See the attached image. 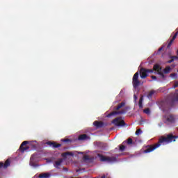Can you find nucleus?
I'll return each mask as SVG.
<instances>
[{
    "instance_id": "nucleus-40",
    "label": "nucleus",
    "mask_w": 178,
    "mask_h": 178,
    "mask_svg": "<svg viewBox=\"0 0 178 178\" xmlns=\"http://www.w3.org/2000/svg\"><path fill=\"white\" fill-rule=\"evenodd\" d=\"M102 178H106L105 175L102 176Z\"/></svg>"
},
{
    "instance_id": "nucleus-34",
    "label": "nucleus",
    "mask_w": 178,
    "mask_h": 178,
    "mask_svg": "<svg viewBox=\"0 0 178 178\" xmlns=\"http://www.w3.org/2000/svg\"><path fill=\"white\" fill-rule=\"evenodd\" d=\"M66 155H70V152H66L63 154V156H66Z\"/></svg>"
},
{
    "instance_id": "nucleus-27",
    "label": "nucleus",
    "mask_w": 178,
    "mask_h": 178,
    "mask_svg": "<svg viewBox=\"0 0 178 178\" xmlns=\"http://www.w3.org/2000/svg\"><path fill=\"white\" fill-rule=\"evenodd\" d=\"M61 141L63 143H72V140L69 139V138H65V139H61Z\"/></svg>"
},
{
    "instance_id": "nucleus-9",
    "label": "nucleus",
    "mask_w": 178,
    "mask_h": 178,
    "mask_svg": "<svg viewBox=\"0 0 178 178\" xmlns=\"http://www.w3.org/2000/svg\"><path fill=\"white\" fill-rule=\"evenodd\" d=\"M47 145L49 147H52L53 148H59V147H62V144L56 143L52 141H48L46 143Z\"/></svg>"
},
{
    "instance_id": "nucleus-13",
    "label": "nucleus",
    "mask_w": 178,
    "mask_h": 178,
    "mask_svg": "<svg viewBox=\"0 0 178 178\" xmlns=\"http://www.w3.org/2000/svg\"><path fill=\"white\" fill-rule=\"evenodd\" d=\"M63 162V159H58V161H56L54 166L56 169H59V167L60 165H62V163Z\"/></svg>"
},
{
    "instance_id": "nucleus-29",
    "label": "nucleus",
    "mask_w": 178,
    "mask_h": 178,
    "mask_svg": "<svg viewBox=\"0 0 178 178\" xmlns=\"http://www.w3.org/2000/svg\"><path fill=\"white\" fill-rule=\"evenodd\" d=\"M143 134V131H141V129H138L136 131V136H140V134Z\"/></svg>"
},
{
    "instance_id": "nucleus-11",
    "label": "nucleus",
    "mask_w": 178,
    "mask_h": 178,
    "mask_svg": "<svg viewBox=\"0 0 178 178\" xmlns=\"http://www.w3.org/2000/svg\"><path fill=\"white\" fill-rule=\"evenodd\" d=\"M29 141L25 140L21 144L19 149L22 151V152H24V151H27V149H29V147H24V145H27Z\"/></svg>"
},
{
    "instance_id": "nucleus-33",
    "label": "nucleus",
    "mask_w": 178,
    "mask_h": 178,
    "mask_svg": "<svg viewBox=\"0 0 178 178\" xmlns=\"http://www.w3.org/2000/svg\"><path fill=\"white\" fill-rule=\"evenodd\" d=\"M171 59H173V61L175 62V60H177L178 57H177V56H172V57H171Z\"/></svg>"
},
{
    "instance_id": "nucleus-35",
    "label": "nucleus",
    "mask_w": 178,
    "mask_h": 178,
    "mask_svg": "<svg viewBox=\"0 0 178 178\" xmlns=\"http://www.w3.org/2000/svg\"><path fill=\"white\" fill-rule=\"evenodd\" d=\"M151 77H152V80H156V76L152 75Z\"/></svg>"
},
{
    "instance_id": "nucleus-39",
    "label": "nucleus",
    "mask_w": 178,
    "mask_h": 178,
    "mask_svg": "<svg viewBox=\"0 0 178 178\" xmlns=\"http://www.w3.org/2000/svg\"><path fill=\"white\" fill-rule=\"evenodd\" d=\"M134 98L135 100L137 99V95H134Z\"/></svg>"
},
{
    "instance_id": "nucleus-10",
    "label": "nucleus",
    "mask_w": 178,
    "mask_h": 178,
    "mask_svg": "<svg viewBox=\"0 0 178 178\" xmlns=\"http://www.w3.org/2000/svg\"><path fill=\"white\" fill-rule=\"evenodd\" d=\"M124 113H126V111L124 110H122L120 111H113L107 115V118H111L115 115H123Z\"/></svg>"
},
{
    "instance_id": "nucleus-37",
    "label": "nucleus",
    "mask_w": 178,
    "mask_h": 178,
    "mask_svg": "<svg viewBox=\"0 0 178 178\" xmlns=\"http://www.w3.org/2000/svg\"><path fill=\"white\" fill-rule=\"evenodd\" d=\"M172 62H174L172 58H171V60H168V63H172Z\"/></svg>"
},
{
    "instance_id": "nucleus-25",
    "label": "nucleus",
    "mask_w": 178,
    "mask_h": 178,
    "mask_svg": "<svg viewBox=\"0 0 178 178\" xmlns=\"http://www.w3.org/2000/svg\"><path fill=\"white\" fill-rule=\"evenodd\" d=\"M158 74L161 76V77L163 79H165V74H163V72H162V70L158 71L157 72Z\"/></svg>"
},
{
    "instance_id": "nucleus-28",
    "label": "nucleus",
    "mask_w": 178,
    "mask_h": 178,
    "mask_svg": "<svg viewBox=\"0 0 178 178\" xmlns=\"http://www.w3.org/2000/svg\"><path fill=\"white\" fill-rule=\"evenodd\" d=\"M170 77H172L173 79H177V74L176 73L170 74Z\"/></svg>"
},
{
    "instance_id": "nucleus-12",
    "label": "nucleus",
    "mask_w": 178,
    "mask_h": 178,
    "mask_svg": "<svg viewBox=\"0 0 178 178\" xmlns=\"http://www.w3.org/2000/svg\"><path fill=\"white\" fill-rule=\"evenodd\" d=\"M94 126L97 128V129H101L102 127H104V122H101V121H95L93 122Z\"/></svg>"
},
{
    "instance_id": "nucleus-2",
    "label": "nucleus",
    "mask_w": 178,
    "mask_h": 178,
    "mask_svg": "<svg viewBox=\"0 0 178 178\" xmlns=\"http://www.w3.org/2000/svg\"><path fill=\"white\" fill-rule=\"evenodd\" d=\"M98 158H99L101 162H108L111 163V162H116V157L115 156H105L101 154H97Z\"/></svg>"
},
{
    "instance_id": "nucleus-24",
    "label": "nucleus",
    "mask_w": 178,
    "mask_h": 178,
    "mask_svg": "<svg viewBox=\"0 0 178 178\" xmlns=\"http://www.w3.org/2000/svg\"><path fill=\"white\" fill-rule=\"evenodd\" d=\"M144 113H145L146 115H150L151 114V110H149V108H147L143 110Z\"/></svg>"
},
{
    "instance_id": "nucleus-5",
    "label": "nucleus",
    "mask_w": 178,
    "mask_h": 178,
    "mask_svg": "<svg viewBox=\"0 0 178 178\" xmlns=\"http://www.w3.org/2000/svg\"><path fill=\"white\" fill-rule=\"evenodd\" d=\"M139 73L140 79H147V77H148V73H154V70H148L142 67L140 68Z\"/></svg>"
},
{
    "instance_id": "nucleus-31",
    "label": "nucleus",
    "mask_w": 178,
    "mask_h": 178,
    "mask_svg": "<svg viewBox=\"0 0 178 178\" xmlns=\"http://www.w3.org/2000/svg\"><path fill=\"white\" fill-rule=\"evenodd\" d=\"M30 165L31 166H35V164L33 162V157H31Z\"/></svg>"
},
{
    "instance_id": "nucleus-32",
    "label": "nucleus",
    "mask_w": 178,
    "mask_h": 178,
    "mask_svg": "<svg viewBox=\"0 0 178 178\" xmlns=\"http://www.w3.org/2000/svg\"><path fill=\"white\" fill-rule=\"evenodd\" d=\"M178 87V81H175L173 86H172V88H177Z\"/></svg>"
},
{
    "instance_id": "nucleus-14",
    "label": "nucleus",
    "mask_w": 178,
    "mask_h": 178,
    "mask_svg": "<svg viewBox=\"0 0 178 178\" xmlns=\"http://www.w3.org/2000/svg\"><path fill=\"white\" fill-rule=\"evenodd\" d=\"M167 122H168V123H175V122H176V117H175V115H170L167 118Z\"/></svg>"
},
{
    "instance_id": "nucleus-30",
    "label": "nucleus",
    "mask_w": 178,
    "mask_h": 178,
    "mask_svg": "<svg viewBox=\"0 0 178 178\" xmlns=\"http://www.w3.org/2000/svg\"><path fill=\"white\" fill-rule=\"evenodd\" d=\"M83 161H90V156L88 155L83 156Z\"/></svg>"
},
{
    "instance_id": "nucleus-6",
    "label": "nucleus",
    "mask_w": 178,
    "mask_h": 178,
    "mask_svg": "<svg viewBox=\"0 0 178 178\" xmlns=\"http://www.w3.org/2000/svg\"><path fill=\"white\" fill-rule=\"evenodd\" d=\"M94 145H95V147L100 148V149H105V148L108 147V144L99 141L95 142Z\"/></svg>"
},
{
    "instance_id": "nucleus-21",
    "label": "nucleus",
    "mask_w": 178,
    "mask_h": 178,
    "mask_svg": "<svg viewBox=\"0 0 178 178\" xmlns=\"http://www.w3.org/2000/svg\"><path fill=\"white\" fill-rule=\"evenodd\" d=\"M154 94H155V90H151L150 92H149L147 95V98L149 99H151V98H152V95H154Z\"/></svg>"
},
{
    "instance_id": "nucleus-41",
    "label": "nucleus",
    "mask_w": 178,
    "mask_h": 178,
    "mask_svg": "<svg viewBox=\"0 0 178 178\" xmlns=\"http://www.w3.org/2000/svg\"><path fill=\"white\" fill-rule=\"evenodd\" d=\"M177 55L178 56V49H177Z\"/></svg>"
},
{
    "instance_id": "nucleus-15",
    "label": "nucleus",
    "mask_w": 178,
    "mask_h": 178,
    "mask_svg": "<svg viewBox=\"0 0 178 178\" xmlns=\"http://www.w3.org/2000/svg\"><path fill=\"white\" fill-rule=\"evenodd\" d=\"M154 70L155 72H158L162 70V67H161L159 65L155 64V65H154V67H153V72H154Z\"/></svg>"
},
{
    "instance_id": "nucleus-42",
    "label": "nucleus",
    "mask_w": 178,
    "mask_h": 178,
    "mask_svg": "<svg viewBox=\"0 0 178 178\" xmlns=\"http://www.w3.org/2000/svg\"><path fill=\"white\" fill-rule=\"evenodd\" d=\"M72 178H74V177H72ZM77 178H80V177H77Z\"/></svg>"
},
{
    "instance_id": "nucleus-16",
    "label": "nucleus",
    "mask_w": 178,
    "mask_h": 178,
    "mask_svg": "<svg viewBox=\"0 0 178 178\" xmlns=\"http://www.w3.org/2000/svg\"><path fill=\"white\" fill-rule=\"evenodd\" d=\"M122 144L124 145H126V144H127V145H131V144H133V139L131 138H128L127 140H124Z\"/></svg>"
},
{
    "instance_id": "nucleus-8",
    "label": "nucleus",
    "mask_w": 178,
    "mask_h": 178,
    "mask_svg": "<svg viewBox=\"0 0 178 178\" xmlns=\"http://www.w3.org/2000/svg\"><path fill=\"white\" fill-rule=\"evenodd\" d=\"M176 33L174 34L172 38L170 40L167 45V48L169 49L170 47H172V44H173V42L176 40L177 35H178V28L175 30Z\"/></svg>"
},
{
    "instance_id": "nucleus-3",
    "label": "nucleus",
    "mask_w": 178,
    "mask_h": 178,
    "mask_svg": "<svg viewBox=\"0 0 178 178\" xmlns=\"http://www.w3.org/2000/svg\"><path fill=\"white\" fill-rule=\"evenodd\" d=\"M138 72H136L133 78H132V84H133V87L134 88H137L138 87H139V86H141V81L138 80Z\"/></svg>"
},
{
    "instance_id": "nucleus-22",
    "label": "nucleus",
    "mask_w": 178,
    "mask_h": 178,
    "mask_svg": "<svg viewBox=\"0 0 178 178\" xmlns=\"http://www.w3.org/2000/svg\"><path fill=\"white\" fill-rule=\"evenodd\" d=\"M143 97H140V99H139V102H138V106H139V108L140 109H143Z\"/></svg>"
},
{
    "instance_id": "nucleus-18",
    "label": "nucleus",
    "mask_w": 178,
    "mask_h": 178,
    "mask_svg": "<svg viewBox=\"0 0 178 178\" xmlns=\"http://www.w3.org/2000/svg\"><path fill=\"white\" fill-rule=\"evenodd\" d=\"M126 105V103L124 102H121L120 104H118L115 108V111H119V109L123 108Z\"/></svg>"
},
{
    "instance_id": "nucleus-1",
    "label": "nucleus",
    "mask_w": 178,
    "mask_h": 178,
    "mask_svg": "<svg viewBox=\"0 0 178 178\" xmlns=\"http://www.w3.org/2000/svg\"><path fill=\"white\" fill-rule=\"evenodd\" d=\"M176 138H178V136H173V134H170L167 135L166 136H161L159 138V141L157 143L152 145H147L146 146V149L144 150L145 154H149V152H152V151H155L156 148H159L161 144H169L172 143V141H176Z\"/></svg>"
},
{
    "instance_id": "nucleus-17",
    "label": "nucleus",
    "mask_w": 178,
    "mask_h": 178,
    "mask_svg": "<svg viewBox=\"0 0 178 178\" xmlns=\"http://www.w3.org/2000/svg\"><path fill=\"white\" fill-rule=\"evenodd\" d=\"M88 138V136H87V134H82L79 136L78 140H79L80 141H83L84 140H87Z\"/></svg>"
},
{
    "instance_id": "nucleus-23",
    "label": "nucleus",
    "mask_w": 178,
    "mask_h": 178,
    "mask_svg": "<svg viewBox=\"0 0 178 178\" xmlns=\"http://www.w3.org/2000/svg\"><path fill=\"white\" fill-rule=\"evenodd\" d=\"M170 72V67H166L164 70H163V73H165V74H168V73Z\"/></svg>"
},
{
    "instance_id": "nucleus-38",
    "label": "nucleus",
    "mask_w": 178,
    "mask_h": 178,
    "mask_svg": "<svg viewBox=\"0 0 178 178\" xmlns=\"http://www.w3.org/2000/svg\"><path fill=\"white\" fill-rule=\"evenodd\" d=\"M162 49H163V47H160V48L159 49V52H161V51H162Z\"/></svg>"
},
{
    "instance_id": "nucleus-19",
    "label": "nucleus",
    "mask_w": 178,
    "mask_h": 178,
    "mask_svg": "<svg viewBox=\"0 0 178 178\" xmlns=\"http://www.w3.org/2000/svg\"><path fill=\"white\" fill-rule=\"evenodd\" d=\"M40 178H49L51 177V174L49 173H43V174H40L39 175Z\"/></svg>"
},
{
    "instance_id": "nucleus-36",
    "label": "nucleus",
    "mask_w": 178,
    "mask_h": 178,
    "mask_svg": "<svg viewBox=\"0 0 178 178\" xmlns=\"http://www.w3.org/2000/svg\"><path fill=\"white\" fill-rule=\"evenodd\" d=\"M63 170H64V172H67L68 171V169H67V168H63Z\"/></svg>"
},
{
    "instance_id": "nucleus-7",
    "label": "nucleus",
    "mask_w": 178,
    "mask_h": 178,
    "mask_svg": "<svg viewBox=\"0 0 178 178\" xmlns=\"http://www.w3.org/2000/svg\"><path fill=\"white\" fill-rule=\"evenodd\" d=\"M10 166V160L7 159L5 163L0 162V169H8Z\"/></svg>"
},
{
    "instance_id": "nucleus-4",
    "label": "nucleus",
    "mask_w": 178,
    "mask_h": 178,
    "mask_svg": "<svg viewBox=\"0 0 178 178\" xmlns=\"http://www.w3.org/2000/svg\"><path fill=\"white\" fill-rule=\"evenodd\" d=\"M111 123L118 127H123V126H126V122L122 119V117L116 118L112 120Z\"/></svg>"
},
{
    "instance_id": "nucleus-26",
    "label": "nucleus",
    "mask_w": 178,
    "mask_h": 178,
    "mask_svg": "<svg viewBox=\"0 0 178 178\" xmlns=\"http://www.w3.org/2000/svg\"><path fill=\"white\" fill-rule=\"evenodd\" d=\"M126 149V146L124 144L120 145V151L123 152Z\"/></svg>"
},
{
    "instance_id": "nucleus-20",
    "label": "nucleus",
    "mask_w": 178,
    "mask_h": 178,
    "mask_svg": "<svg viewBox=\"0 0 178 178\" xmlns=\"http://www.w3.org/2000/svg\"><path fill=\"white\" fill-rule=\"evenodd\" d=\"M172 102H178V93L177 92L174 94V96L172 97Z\"/></svg>"
}]
</instances>
